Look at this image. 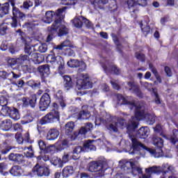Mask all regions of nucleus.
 Returning a JSON list of instances; mask_svg holds the SVG:
<instances>
[{"instance_id": "1", "label": "nucleus", "mask_w": 178, "mask_h": 178, "mask_svg": "<svg viewBox=\"0 0 178 178\" xmlns=\"http://www.w3.org/2000/svg\"><path fill=\"white\" fill-rule=\"evenodd\" d=\"M117 99L119 105H129L130 109H135V117H133L127 125L128 131L136 130L138 127V121L143 120V119L147 122V124H154L155 123V115L145 113L144 107L141 104L129 102L122 95H118Z\"/></svg>"}, {"instance_id": "2", "label": "nucleus", "mask_w": 178, "mask_h": 178, "mask_svg": "<svg viewBox=\"0 0 178 178\" xmlns=\"http://www.w3.org/2000/svg\"><path fill=\"white\" fill-rule=\"evenodd\" d=\"M66 9H67V7H63L58 8L56 12L49 10L45 13V15L42 19L43 23L50 24V23H52L54 21V22L52 24L51 27L48 28L49 33H51V34L58 33V37L69 34V29L62 21L65 18V12H66Z\"/></svg>"}, {"instance_id": "3", "label": "nucleus", "mask_w": 178, "mask_h": 178, "mask_svg": "<svg viewBox=\"0 0 178 178\" xmlns=\"http://www.w3.org/2000/svg\"><path fill=\"white\" fill-rule=\"evenodd\" d=\"M131 146L129 154L131 155L136 154V152H138L140 149H145V151L149 152L150 155L154 156V158H160V156H162V147H163V140H162V138L156 136H154L152 138L153 145L158 147L156 150L147 147L136 138H131Z\"/></svg>"}, {"instance_id": "4", "label": "nucleus", "mask_w": 178, "mask_h": 178, "mask_svg": "<svg viewBox=\"0 0 178 178\" xmlns=\"http://www.w3.org/2000/svg\"><path fill=\"white\" fill-rule=\"evenodd\" d=\"M145 170L146 174L143 175L142 177L140 178H151V175H153V173H161V172H163V177H161V178H166L165 175H166L168 172H173V167L172 165H169V164H165L162 168L153 166L146 168Z\"/></svg>"}, {"instance_id": "5", "label": "nucleus", "mask_w": 178, "mask_h": 178, "mask_svg": "<svg viewBox=\"0 0 178 178\" xmlns=\"http://www.w3.org/2000/svg\"><path fill=\"white\" fill-rule=\"evenodd\" d=\"M37 47H38V44H35L33 46L31 44H26L24 52L25 54H27L29 56H30L32 62L36 65H38L41 63L44 59L42 58V56H40L38 53H37Z\"/></svg>"}, {"instance_id": "6", "label": "nucleus", "mask_w": 178, "mask_h": 178, "mask_svg": "<svg viewBox=\"0 0 178 178\" xmlns=\"http://www.w3.org/2000/svg\"><path fill=\"white\" fill-rule=\"evenodd\" d=\"M46 59L48 63H56L58 65L59 74H65V60L62 56L49 54Z\"/></svg>"}, {"instance_id": "7", "label": "nucleus", "mask_w": 178, "mask_h": 178, "mask_svg": "<svg viewBox=\"0 0 178 178\" xmlns=\"http://www.w3.org/2000/svg\"><path fill=\"white\" fill-rule=\"evenodd\" d=\"M8 2L13 6V15L14 17L12 18L10 25L12 27H17V18L19 20H24L26 15L19 10V8L15 7V0H8Z\"/></svg>"}, {"instance_id": "8", "label": "nucleus", "mask_w": 178, "mask_h": 178, "mask_svg": "<svg viewBox=\"0 0 178 178\" xmlns=\"http://www.w3.org/2000/svg\"><path fill=\"white\" fill-rule=\"evenodd\" d=\"M59 112L56 110H52L39 121V124L42 126L44 124H48V123H55V122H59Z\"/></svg>"}, {"instance_id": "9", "label": "nucleus", "mask_w": 178, "mask_h": 178, "mask_svg": "<svg viewBox=\"0 0 178 178\" xmlns=\"http://www.w3.org/2000/svg\"><path fill=\"white\" fill-rule=\"evenodd\" d=\"M17 59L18 65L21 66L24 72H30V70H31V65H30L31 58H30V56L26 54H21Z\"/></svg>"}, {"instance_id": "10", "label": "nucleus", "mask_w": 178, "mask_h": 178, "mask_svg": "<svg viewBox=\"0 0 178 178\" xmlns=\"http://www.w3.org/2000/svg\"><path fill=\"white\" fill-rule=\"evenodd\" d=\"M76 88L78 90H88V88H92V83L88 77L81 74L76 80Z\"/></svg>"}, {"instance_id": "11", "label": "nucleus", "mask_w": 178, "mask_h": 178, "mask_svg": "<svg viewBox=\"0 0 178 178\" xmlns=\"http://www.w3.org/2000/svg\"><path fill=\"white\" fill-rule=\"evenodd\" d=\"M95 149L96 147L91 143V141H88L84 144L83 147H76L73 150V154L79 155V154H81V152H88L90 151H95Z\"/></svg>"}, {"instance_id": "12", "label": "nucleus", "mask_w": 178, "mask_h": 178, "mask_svg": "<svg viewBox=\"0 0 178 178\" xmlns=\"http://www.w3.org/2000/svg\"><path fill=\"white\" fill-rule=\"evenodd\" d=\"M32 172L34 175H37V176L40 177H42V176H49L50 173L48 167L41 166L38 163L33 167Z\"/></svg>"}, {"instance_id": "13", "label": "nucleus", "mask_w": 178, "mask_h": 178, "mask_svg": "<svg viewBox=\"0 0 178 178\" xmlns=\"http://www.w3.org/2000/svg\"><path fill=\"white\" fill-rule=\"evenodd\" d=\"M89 172H99V175H104L105 170L101 161H92L88 164Z\"/></svg>"}, {"instance_id": "14", "label": "nucleus", "mask_w": 178, "mask_h": 178, "mask_svg": "<svg viewBox=\"0 0 178 178\" xmlns=\"http://www.w3.org/2000/svg\"><path fill=\"white\" fill-rule=\"evenodd\" d=\"M49 104H51V97L48 93H44L40 98V109L42 111H47L48 109V106H49Z\"/></svg>"}, {"instance_id": "15", "label": "nucleus", "mask_w": 178, "mask_h": 178, "mask_svg": "<svg viewBox=\"0 0 178 178\" xmlns=\"http://www.w3.org/2000/svg\"><path fill=\"white\" fill-rule=\"evenodd\" d=\"M128 87H127L129 91L133 92V94H136L137 97H143V94L141 93V90H140V88L136 83L134 82H128L127 83Z\"/></svg>"}, {"instance_id": "16", "label": "nucleus", "mask_w": 178, "mask_h": 178, "mask_svg": "<svg viewBox=\"0 0 178 178\" xmlns=\"http://www.w3.org/2000/svg\"><path fill=\"white\" fill-rule=\"evenodd\" d=\"M123 126H124V120H120L117 122H113L107 127V129L111 131H114L115 133L118 132L119 129H122Z\"/></svg>"}, {"instance_id": "17", "label": "nucleus", "mask_w": 178, "mask_h": 178, "mask_svg": "<svg viewBox=\"0 0 178 178\" xmlns=\"http://www.w3.org/2000/svg\"><path fill=\"white\" fill-rule=\"evenodd\" d=\"M120 167L124 170H127L130 168L133 169L134 166L137 163L134 160H130L129 161L126 160H122L119 162Z\"/></svg>"}, {"instance_id": "18", "label": "nucleus", "mask_w": 178, "mask_h": 178, "mask_svg": "<svg viewBox=\"0 0 178 178\" xmlns=\"http://www.w3.org/2000/svg\"><path fill=\"white\" fill-rule=\"evenodd\" d=\"M67 65L70 67H81V72L86 70V63L83 61H79L78 60H70L67 62Z\"/></svg>"}, {"instance_id": "19", "label": "nucleus", "mask_w": 178, "mask_h": 178, "mask_svg": "<svg viewBox=\"0 0 178 178\" xmlns=\"http://www.w3.org/2000/svg\"><path fill=\"white\" fill-rule=\"evenodd\" d=\"M59 130L53 128L48 131L46 138L49 141H54V140H56V138L59 137Z\"/></svg>"}, {"instance_id": "20", "label": "nucleus", "mask_w": 178, "mask_h": 178, "mask_svg": "<svg viewBox=\"0 0 178 178\" xmlns=\"http://www.w3.org/2000/svg\"><path fill=\"white\" fill-rule=\"evenodd\" d=\"M147 0H128L127 5L129 8H134V6H137V5L145 6L147 5Z\"/></svg>"}, {"instance_id": "21", "label": "nucleus", "mask_w": 178, "mask_h": 178, "mask_svg": "<svg viewBox=\"0 0 178 178\" xmlns=\"http://www.w3.org/2000/svg\"><path fill=\"white\" fill-rule=\"evenodd\" d=\"M23 172V169L19 165H14L10 170V173L13 176H22Z\"/></svg>"}, {"instance_id": "22", "label": "nucleus", "mask_w": 178, "mask_h": 178, "mask_svg": "<svg viewBox=\"0 0 178 178\" xmlns=\"http://www.w3.org/2000/svg\"><path fill=\"white\" fill-rule=\"evenodd\" d=\"M149 136V129L147 127L140 128L138 131V136L140 138H147Z\"/></svg>"}, {"instance_id": "23", "label": "nucleus", "mask_w": 178, "mask_h": 178, "mask_svg": "<svg viewBox=\"0 0 178 178\" xmlns=\"http://www.w3.org/2000/svg\"><path fill=\"white\" fill-rule=\"evenodd\" d=\"M0 127L3 131H9L12 128V121L10 120H5L0 124Z\"/></svg>"}, {"instance_id": "24", "label": "nucleus", "mask_w": 178, "mask_h": 178, "mask_svg": "<svg viewBox=\"0 0 178 178\" xmlns=\"http://www.w3.org/2000/svg\"><path fill=\"white\" fill-rule=\"evenodd\" d=\"M102 67L106 73H109V72L111 71L113 72L115 74H120V70H119V68H117V67L115 65H112L109 68L108 65H102Z\"/></svg>"}, {"instance_id": "25", "label": "nucleus", "mask_w": 178, "mask_h": 178, "mask_svg": "<svg viewBox=\"0 0 178 178\" xmlns=\"http://www.w3.org/2000/svg\"><path fill=\"white\" fill-rule=\"evenodd\" d=\"M73 173H74L73 166H66L62 171L63 177H69V176H71Z\"/></svg>"}, {"instance_id": "26", "label": "nucleus", "mask_w": 178, "mask_h": 178, "mask_svg": "<svg viewBox=\"0 0 178 178\" xmlns=\"http://www.w3.org/2000/svg\"><path fill=\"white\" fill-rule=\"evenodd\" d=\"M83 23H84V17H75L72 20V24L76 29H81L83 27Z\"/></svg>"}, {"instance_id": "27", "label": "nucleus", "mask_w": 178, "mask_h": 178, "mask_svg": "<svg viewBox=\"0 0 178 178\" xmlns=\"http://www.w3.org/2000/svg\"><path fill=\"white\" fill-rule=\"evenodd\" d=\"M55 98L58 100L60 105L62 108H65L66 106V103L63 99V95H62V90H58L55 95Z\"/></svg>"}, {"instance_id": "28", "label": "nucleus", "mask_w": 178, "mask_h": 178, "mask_svg": "<svg viewBox=\"0 0 178 178\" xmlns=\"http://www.w3.org/2000/svg\"><path fill=\"white\" fill-rule=\"evenodd\" d=\"M9 13V3H6L0 6V17H3L5 15Z\"/></svg>"}, {"instance_id": "29", "label": "nucleus", "mask_w": 178, "mask_h": 178, "mask_svg": "<svg viewBox=\"0 0 178 178\" xmlns=\"http://www.w3.org/2000/svg\"><path fill=\"white\" fill-rule=\"evenodd\" d=\"M51 163L54 165V166H56L57 168H63V163L60 158L57 156H54L51 161Z\"/></svg>"}, {"instance_id": "30", "label": "nucleus", "mask_w": 178, "mask_h": 178, "mask_svg": "<svg viewBox=\"0 0 178 178\" xmlns=\"http://www.w3.org/2000/svg\"><path fill=\"white\" fill-rule=\"evenodd\" d=\"M93 125L90 122H88L85 127H82L79 130V134H86L88 133V131H91L92 130Z\"/></svg>"}, {"instance_id": "31", "label": "nucleus", "mask_w": 178, "mask_h": 178, "mask_svg": "<svg viewBox=\"0 0 178 178\" xmlns=\"http://www.w3.org/2000/svg\"><path fill=\"white\" fill-rule=\"evenodd\" d=\"M15 138L18 141V144H22L23 140H25V141H29L30 140V134L29 132H26L23 137L20 136V134H16Z\"/></svg>"}, {"instance_id": "32", "label": "nucleus", "mask_w": 178, "mask_h": 178, "mask_svg": "<svg viewBox=\"0 0 178 178\" xmlns=\"http://www.w3.org/2000/svg\"><path fill=\"white\" fill-rule=\"evenodd\" d=\"M64 87L69 90L73 87V81H72V78L67 75L64 76Z\"/></svg>"}, {"instance_id": "33", "label": "nucleus", "mask_w": 178, "mask_h": 178, "mask_svg": "<svg viewBox=\"0 0 178 178\" xmlns=\"http://www.w3.org/2000/svg\"><path fill=\"white\" fill-rule=\"evenodd\" d=\"M173 135L170 138V141L172 144H176V148L177 149L178 151V131L177 129H174L172 131Z\"/></svg>"}, {"instance_id": "34", "label": "nucleus", "mask_w": 178, "mask_h": 178, "mask_svg": "<svg viewBox=\"0 0 178 178\" xmlns=\"http://www.w3.org/2000/svg\"><path fill=\"white\" fill-rule=\"evenodd\" d=\"M90 112L88 111L83 110L79 114L78 118L81 120H87V119H90Z\"/></svg>"}, {"instance_id": "35", "label": "nucleus", "mask_w": 178, "mask_h": 178, "mask_svg": "<svg viewBox=\"0 0 178 178\" xmlns=\"http://www.w3.org/2000/svg\"><path fill=\"white\" fill-rule=\"evenodd\" d=\"M8 116L13 119V120H19L20 119V114H19V111L16 108L11 110Z\"/></svg>"}, {"instance_id": "36", "label": "nucleus", "mask_w": 178, "mask_h": 178, "mask_svg": "<svg viewBox=\"0 0 178 178\" xmlns=\"http://www.w3.org/2000/svg\"><path fill=\"white\" fill-rule=\"evenodd\" d=\"M95 116L96 124L97 123H98V122H100L102 123H104V122H108V119L109 118V115H107L106 113H104L102 117H99L96 114H95Z\"/></svg>"}, {"instance_id": "37", "label": "nucleus", "mask_w": 178, "mask_h": 178, "mask_svg": "<svg viewBox=\"0 0 178 178\" xmlns=\"http://www.w3.org/2000/svg\"><path fill=\"white\" fill-rule=\"evenodd\" d=\"M38 70L42 74H49V65H43L38 67Z\"/></svg>"}, {"instance_id": "38", "label": "nucleus", "mask_w": 178, "mask_h": 178, "mask_svg": "<svg viewBox=\"0 0 178 178\" xmlns=\"http://www.w3.org/2000/svg\"><path fill=\"white\" fill-rule=\"evenodd\" d=\"M66 47H72V42H70V40H65L60 44L56 46L54 49H63V48H66Z\"/></svg>"}, {"instance_id": "39", "label": "nucleus", "mask_w": 178, "mask_h": 178, "mask_svg": "<svg viewBox=\"0 0 178 178\" xmlns=\"http://www.w3.org/2000/svg\"><path fill=\"white\" fill-rule=\"evenodd\" d=\"M149 67L151 72H152V73L154 74V76H155V77H156L157 81H158L159 83H162V79H161V76H159V75L158 74V72H156V69H155V68L154 67V65L150 63V64L149 65Z\"/></svg>"}, {"instance_id": "40", "label": "nucleus", "mask_w": 178, "mask_h": 178, "mask_svg": "<svg viewBox=\"0 0 178 178\" xmlns=\"http://www.w3.org/2000/svg\"><path fill=\"white\" fill-rule=\"evenodd\" d=\"M74 129V123L73 122H69L65 124V129L67 134H70Z\"/></svg>"}, {"instance_id": "41", "label": "nucleus", "mask_w": 178, "mask_h": 178, "mask_svg": "<svg viewBox=\"0 0 178 178\" xmlns=\"http://www.w3.org/2000/svg\"><path fill=\"white\" fill-rule=\"evenodd\" d=\"M12 111V108L8 106H4L1 108V113L3 116H9L10 112Z\"/></svg>"}, {"instance_id": "42", "label": "nucleus", "mask_w": 178, "mask_h": 178, "mask_svg": "<svg viewBox=\"0 0 178 178\" xmlns=\"http://www.w3.org/2000/svg\"><path fill=\"white\" fill-rule=\"evenodd\" d=\"M108 3V0H95L94 1V5L95 6H99L100 9H102V6L104 5H106Z\"/></svg>"}, {"instance_id": "43", "label": "nucleus", "mask_w": 178, "mask_h": 178, "mask_svg": "<svg viewBox=\"0 0 178 178\" xmlns=\"http://www.w3.org/2000/svg\"><path fill=\"white\" fill-rule=\"evenodd\" d=\"M35 104H37V96L35 95H33L29 99V105H30L31 108H35Z\"/></svg>"}, {"instance_id": "44", "label": "nucleus", "mask_w": 178, "mask_h": 178, "mask_svg": "<svg viewBox=\"0 0 178 178\" xmlns=\"http://www.w3.org/2000/svg\"><path fill=\"white\" fill-rule=\"evenodd\" d=\"M36 49L39 52L44 53L46 51H48V46H47V44H38Z\"/></svg>"}, {"instance_id": "45", "label": "nucleus", "mask_w": 178, "mask_h": 178, "mask_svg": "<svg viewBox=\"0 0 178 178\" xmlns=\"http://www.w3.org/2000/svg\"><path fill=\"white\" fill-rule=\"evenodd\" d=\"M152 93L154 96V102L155 104H157V105H159L161 104V99L159 98V95H158V92L156 91V89H152Z\"/></svg>"}, {"instance_id": "46", "label": "nucleus", "mask_w": 178, "mask_h": 178, "mask_svg": "<svg viewBox=\"0 0 178 178\" xmlns=\"http://www.w3.org/2000/svg\"><path fill=\"white\" fill-rule=\"evenodd\" d=\"M141 175L143 173V169L141 168L136 166V164L132 167V174L133 175Z\"/></svg>"}, {"instance_id": "47", "label": "nucleus", "mask_w": 178, "mask_h": 178, "mask_svg": "<svg viewBox=\"0 0 178 178\" xmlns=\"http://www.w3.org/2000/svg\"><path fill=\"white\" fill-rule=\"evenodd\" d=\"M62 2V5L70 6L72 5H76L77 3V0H63Z\"/></svg>"}, {"instance_id": "48", "label": "nucleus", "mask_w": 178, "mask_h": 178, "mask_svg": "<svg viewBox=\"0 0 178 178\" xmlns=\"http://www.w3.org/2000/svg\"><path fill=\"white\" fill-rule=\"evenodd\" d=\"M70 161V154L69 153H64L61 161L63 163H67Z\"/></svg>"}, {"instance_id": "49", "label": "nucleus", "mask_w": 178, "mask_h": 178, "mask_svg": "<svg viewBox=\"0 0 178 178\" xmlns=\"http://www.w3.org/2000/svg\"><path fill=\"white\" fill-rule=\"evenodd\" d=\"M8 106V99L5 96H1L0 97V106Z\"/></svg>"}, {"instance_id": "50", "label": "nucleus", "mask_w": 178, "mask_h": 178, "mask_svg": "<svg viewBox=\"0 0 178 178\" xmlns=\"http://www.w3.org/2000/svg\"><path fill=\"white\" fill-rule=\"evenodd\" d=\"M24 149H29V151L26 153V156H28L29 158H33V156H34V153L33 152V147L32 146H29L28 147H25Z\"/></svg>"}, {"instance_id": "51", "label": "nucleus", "mask_w": 178, "mask_h": 178, "mask_svg": "<svg viewBox=\"0 0 178 178\" xmlns=\"http://www.w3.org/2000/svg\"><path fill=\"white\" fill-rule=\"evenodd\" d=\"M8 63L9 66H11V67L15 66V65H18L17 58L8 59Z\"/></svg>"}, {"instance_id": "52", "label": "nucleus", "mask_w": 178, "mask_h": 178, "mask_svg": "<svg viewBox=\"0 0 178 178\" xmlns=\"http://www.w3.org/2000/svg\"><path fill=\"white\" fill-rule=\"evenodd\" d=\"M23 161H24V156H23V154H17L15 162L22 163Z\"/></svg>"}, {"instance_id": "53", "label": "nucleus", "mask_w": 178, "mask_h": 178, "mask_svg": "<svg viewBox=\"0 0 178 178\" xmlns=\"http://www.w3.org/2000/svg\"><path fill=\"white\" fill-rule=\"evenodd\" d=\"M62 147H58V149H65V147H67V145H69V140H67V139H65L63 140L62 143H61Z\"/></svg>"}, {"instance_id": "54", "label": "nucleus", "mask_w": 178, "mask_h": 178, "mask_svg": "<svg viewBox=\"0 0 178 178\" xmlns=\"http://www.w3.org/2000/svg\"><path fill=\"white\" fill-rule=\"evenodd\" d=\"M55 151V145L46 146L44 152H54Z\"/></svg>"}, {"instance_id": "55", "label": "nucleus", "mask_w": 178, "mask_h": 178, "mask_svg": "<svg viewBox=\"0 0 178 178\" xmlns=\"http://www.w3.org/2000/svg\"><path fill=\"white\" fill-rule=\"evenodd\" d=\"M40 84V83H37L34 82V81H28V86H29V87H31L32 88H35L37 87H39Z\"/></svg>"}, {"instance_id": "56", "label": "nucleus", "mask_w": 178, "mask_h": 178, "mask_svg": "<svg viewBox=\"0 0 178 178\" xmlns=\"http://www.w3.org/2000/svg\"><path fill=\"white\" fill-rule=\"evenodd\" d=\"M38 145H39V148L41 149V151H44L45 148L47 147V145L42 140L38 141Z\"/></svg>"}, {"instance_id": "57", "label": "nucleus", "mask_w": 178, "mask_h": 178, "mask_svg": "<svg viewBox=\"0 0 178 178\" xmlns=\"http://www.w3.org/2000/svg\"><path fill=\"white\" fill-rule=\"evenodd\" d=\"M83 23L86 24L88 29H92V23H91L90 20L86 19L85 17H83Z\"/></svg>"}, {"instance_id": "58", "label": "nucleus", "mask_w": 178, "mask_h": 178, "mask_svg": "<svg viewBox=\"0 0 178 178\" xmlns=\"http://www.w3.org/2000/svg\"><path fill=\"white\" fill-rule=\"evenodd\" d=\"M31 6H33V2L31 1H24L23 3V7L24 9H29V8H31Z\"/></svg>"}, {"instance_id": "59", "label": "nucleus", "mask_w": 178, "mask_h": 178, "mask_svg": "<svg viewBox=\"0 0 178 178\" xmlns=\"http://www.w3.org/2000/svg\"><path fill=\"white\" fill-rule=\"evenodd\" d=\"M7 30H8L7 26H0V34H1V35H5V34H6Z\"/></svg>"}, {"instance_id": "60", "label": "nucleus", "mask_w": 178, "mask_h": 178, "mask_svg": "<svg viewBox=\"0 0 178 178\" xmlns=\"http://www.w3.org/2000/svg\"><path fill=\"white\" fill-rule=\"evenodd\" d=\"M136 59H138L139 60H142V61L145 59V56L142 53H136Z\"/></svg>"}, {"instance_id": "61", "label": "nucleus", "mask_w": 178, "mask_h": 178, "mask_svg": "<svg viewBox=\"0 0 178 178\" xmlns=\"http://www.w3.org/2000/svg\"><path fill=\"white\" fill-rule=\"evenodd\" d=\"M9 73L5 72V71H1L0 72V77H2V79H6L9 77Z\"/></svg>"}, {"instance_id": "62", "label": "nucleus", "mask_w": 178, "mask_h": 178, "mask_svg": "<svg viewBox=\"0 0 178 178\" xmlns=\"http://www.w3.org/2000/svg\"><path fill=\"white\" fill-rule=\"evenodd\" d=\"M164 70L167 76H168V77H171L172 70H170V68L169 67H165Z\"/></svg>"}, {"instance_id": "63", "label": "nucleus", "mask_w": 178, "mask_h": 178, "mask_svg": "<svg viewBox=\"0 0 178 178\" xmlns=\"http://www.w3.org/2000/svg\"><path fill=\"white\" fill-rule=\"evenodd\" d=\"M111 83L113 86V88H114L115 90H119V88H120V87L115 81H111Z\"/></svg>"}, {"instance_id": "64", "label": "nucleus", "mask_w": 178, "mask_h": 178, "mask_svg": "<svg viewBox=\"0 0 178 178\" xmlns=\"http://www.w3.org/2000/svg\"><path fill=\"white\" fill-rule=\"evenodd\" d=\"M16 156H17V154L11 153V154L9 155V159H10V161H13V162H16Z\"/></svg>"}]
</instances>
